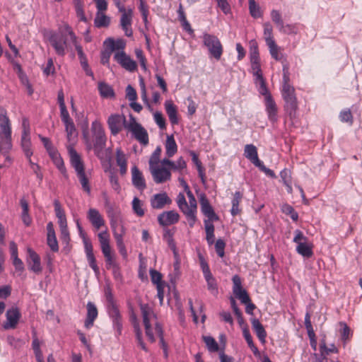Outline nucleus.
<instances>
[{
    "label": "nucleus",
    "mask_w": 362,
    "mask_h": 362,
    "mask_svg": "<svg viewBox=\"0 0 362 362\" xmlns=\"http://www.w3.org/2000/svg\"><path fill=\"white\" fill-rule=\"evenodd\" d=\"M76 227H77V229L78 231L79 236L81 237V238L83 240V246L86 247L88 245H92L91 241L87 237L86 233L83 230L78 219H77L76 221Z\"/></svg>",
    "instance_id": "61"
},
{
    "label": "nucleus",
    "mask_w": 362,
    "mask_h": 362,
    "mask_svg": "<svg viewBox=\"0 0 362 362\" xmlns=\"http://www.w3.org/2000/svg\"><path fill=\"white\" fill-rule=\"evenodd\" d=\"M177 13V18L179 21L181 23L182 28L189 34H192L194 33V30L192 28L190 23L187 20L186 15L182 4L181 3H180L179 4Z\"/></svg>",
    "instance_id": "31"
},
{
    "label": "nucleus",
    "mask_w": 362,
    "mask_h": 362,
    "mask_svg": "<svg viewBox=\"0 0 362 362\" xmlns=\"http://www.w3.org/2000/svg\"><path fill=\"white\" fill-rule=\"evenodd\" d=\"M131 320H132V324H133V327H134V332H135V335H136V341L138 342V344L141 346V348L146 352H148V349L146 346V344H144V341H143V339H142V331L139 327V323L137 320V318H136V316L133 314L132 316H131Z\"/></svg>",
    "instance_id": "26"
},
{
    "label": "nucleus",
    "mask_w": 362,
    "mask_h": 362,
    "mask_svg": "<svg viewBox=\"0 0 362 362\" xmlns=\"http://www.w3.org/2000/svg\"><path fill=\"white\" fill-rule=\"evenodd\" d=\"M204 227L206 230V240L209 245L215 242L214 226L209 220H204Z\"/></svg>",
    "instance_id": "37"
},
{
    "label": "nucleus",
    "mask_w": 362,
    "mask_h": 362,
    "mask_svg": "<svg viewBox=\"0 0 362 362\" xmlns=\"http://www.w3.org/2000/svg\"><path fill=\"white\" fill-rule=\"evenodd\" d=\"M248 2L250 15L255 18L261 17L262 13L260 8L259 5L256 4L255 0H248Z\"/></svg>",
    "instance_id": "58"
},
{
    "label": "nucleus",
    "mask_w": 362,
    "mask_h": 362,
    "mask_svg": "<svg viewBox=\"0 0 362 362\" xmlns=\"http://www.w3.org/2000/svg\"><path fill=\"white\" fill-rule=\"evenodd\" d=\"M244 156L255 166L259 165L261 160L258 158L257 148L253 144L245 146Z\"/></svg>",
    "instance_id": "24"
},
{
    "label": "nucleus",
    "mask_w": 362,
    "mask_h": 362,
    "mask_svg": "<svg viewBox=\"0 0 362 362\" xmlns=\"http://www.w3.org/2000/svg\"><path fill=\"white\" fill-rule=\"evenodd\" d=\"M107 310L110 317L112 320L113 327L116 329L117 334L120 335L122 330V322L117 304L107 307Z\"/></svg>",
    "instance_id": "16"
},
{
    "label": "nucleus",
    "mask_w": 362,
    "mask_h": 362,
    "mask_svg": "<svg viewBox=\"0 0 362 362\" xmlns=\"http://www.w3.org/2000/svg\"><path fill=\"white\" fill-rule=\"evenodd\" d=\"M31 146L30 136H21V148L28 159H30L33 153Z\"/></svg>",
    "instance_id": "39"
},
{
    "label": "nucleus",
    "mask_w": 362,
    "mask_h": 362,
    "mask_svg": "<svg viewBox=\"0 0 362 362\" xmlns=\"http://www.w3.org/2000/svg\"><path fill=\"white\" fill-rule=\"evenodd\" d=\"M6 321L4 322L2 327L5 330L14 329L17 327L20 319L21 318V313L16 305H13L6 312Z\"/></svg>",
    "instance_id": "8"
},
{
    "label": "nucleus",
    "mask_w": 362,
    "mask_h": 362,
    "mask_svg": "<svg viewBox=\"0 0 362 362\" xmlns=\"http://www.w3.org/2000/svg\"><path fill=\"white\" fill-rule=\"evenodd\" d=\"M108 216L110 218V226L112 229L113 235L116 243H124L123 237L125 234V228L122 225H119L117 221L114 219V215L112 207L107 210Z\"/></svg>",
    "instance_id": "12"
},
{
    "label": "nucleus",
    "mask_w": 362,
    "mask_h": 362,
    "mask_svg": "<svg viewBox=\"0 0 362 362\" xmlns=\"http://www.w3.org/2000/svg\"><path fill=\"white\" fill-rule=\"evenodd\" d=\"M116 161L119 167V173L121 175H124L127 171V160L126 155L120 148L116 149Z\"/></svg>",
    "instance_id": "30"
},
{
    "label": "nucleus",
    "mask_w": 362,
    "mask_h": 362,
    "mask_svg": "<svg viewBox=\"0 0 362 362\" xmlns=\"http://www.w3.org/2000/svg\"><path fill=\"white\" fill-rule=\"evenodd\" d=\"M52 162L59 171L62 174L64 177L68 179L69 175L61 155H58L57 157L52 160Z\"/></svg>",
    "instance_id": "48"
},
{
    "label": "nucleus",
    "mask_w": 362,
    "mask_h": 362,
    "mask_svg": "<svg viewBox=\"0 0 362 362\" xmlns=\"http://www.w3.org/2000/svg\"><path fill=\"white\" fill-rule=\"evenodd\" d=\"M165 153L168 157L173 156L177 151V146L173 134L168 135L165 141Z\"/></svg>",
    "instance_id": "32"
},
{
    "label": "nucleus",
    "mask_w": 362,
    "mask_h": 362,
    "mask_svg": "<svg viewBox=\"0 0 362 362\" xmlns=\"http://www.w3.org/2000/svg\"><path fill=\"white\" fill-rule=\"evenodd\" d=\"M243 198V194L240 192H235L233 194V199L231 201L232 207L230 209V214L233 216H235L240 212L239 209V204Z\"/></svg>",
    "instance_id": "38"
},
{
    "label": "nucleus",
    "mask_w": 362,
    "mask_h": 362,
    "mask_svg": "<svg viewBox=\"0 0 362 362\" xmlns=\"http://www.w3.org/2000/svg\"><path fill=\"white\" fill-rule=\"evenodd\" d=\"M11 135L10 120L6 114H0V136Z\"/></svg>",
    "instance_id": "33"
},
{
    "label": "nucleus",
    "mask_w": 362,
    "mask_h": 362,
    "mask_svg": "<svg viewBox=\"0 0 362 362\" xmlns=\"http://www.w3.org/2000/svg\"><path fill=\"white\" fill-rule=\"evenodd\" d=\"M98 317V309L94 303L88 302L87 303V315L84 326L86 329H90L93 325L95 320Z\"/></svg>",
    "instance_id": "23"
},
{
    "label": "nucleus",
    "mask_w": 362,
    "mask_h": 362,
    "mask_svg": "<svg viewBox=\"0 0 362 362\" xmlns=\"http://www.w3.org/2000/svg\"><path fill=\"white\" fill-rule=\"evenodd\" d=\"M179 214L173 210L164 211L158 216V221L163 226L175 224L179 221Z\"/></svg>",
    "instance_id": "17"
},
{
    "label": "nucleus",
    "mask_w": 362,
    "mask_h": 362,
    "mask_svg": "<svg viewBox=\"0 0 362 362\" xmlns=\"http://www.w3.org/2000/svg\"><path fill=\"white\" fill-rule=\"evenodd\" d=\"M255 83H259V86L258 88V92L259 94L264 96V99L267 98L268 96L272 97L267 87L264 77L262 78L255 79Z\"/></svg>",
    "instance_id": "57"
},
{
    "label": "nucleus",
    "mask_w": 362,
    "mask_h": 362,
    "mask_svg": "<svg viewBox=\"0 0 362 362\" xmlns=\"http://www.w3.org/2000/svg\"><path fill=\"white\" fill-rule=\"evenodd\" d=\"M11 148V135L0 136V152L2 153H7Z\"/></svg>",
    "instance_id": "40"
},
{
    "label": "nucleus",
    "mask_w": 362,
    "mask_h": 362,
    "mask_svg": "<svg viewBox=\"0 0 362 362\" xmlns=\"http://www.w3.org/2000/svg\"><path fill=\"white\" fill-rule=\"evenodd\" d=\"M126 117L119 114L111 115L107 119V124L110 132L115 136L122 130V127L125 129V124H128Z\"/></svg>",
    "instance_id": "10"
},
{
    "label": "nucleus",
    "mask_w": 362,
    "mask_h": 362,
    "mask_svg": "<svg viewBox=\"0 0 362 362\" xmlns=\"http://www.w3.org/2000/svg\"><path fill=\"white\" fill-rule=\"evenodd\" d=\"M125 129L131 132L132 136L142 146L148 144L149 139L146 129L136 122V118L132 115H129V120L128 124H125Z\"/></svg>",
    "instance_id": "3"
},
{
    "label": "nucleus",
    "mask_w": 362,
    "mask_h": 362,
    "mask_svg": "<svg viewBox=\"0 0 362 362\" xmlns=\"http://www.w3.org/2000/svg\"><path fill=\"white\" fill-rule=\"evenodd\" d=\"M296 251L298 254L307 258L311 257L313 255L312 247L308 245L306 243L298 245Z\"/></svg>",
    "instance_id": "45"
},
{
    "label": "nucleus",
    "mask_w": 362,
    "mask_h": 362,
    "mask_svg": "<svg viewBox=\"0 0 362 362\" xmlns=\"http://www.w3.org/2000/svg\"><path fill=\"white\" fill-rule=\"evenodd\" d=\"M108 40L110 42V47L111 49V51L113 50H119V49H124L126 45V43L124 40L122 39H118L116 41H115L113 39L108 38Z\"/></svg>",
    "instance_id": "63"
},
{
    "label": "nucleus",
    "mask_w": 362,
    "mask_h": 362,
    "mask_svg": "<svg viewBox=\"0 0 362 362\" xmlns=\"http://www.w3.org/2000/svg\"><path fill=\"white\" fill-rule=\"evenodd\" d=\"M132 184L133 185L137 188L138 189L143 191L146 188V184L145 179L139 170V169L136 166H133L132 168Z\"/></svg>",
    "instance_id": "22"
},
{
    "label": "nucleus",
    "mask_w": 362,
    "mask_h": 362,
    "mask_svg": "<svg viewBox=\"0 0 362 362\" xmlns=\"http://www.w3.org/2000/svg\"><path fill=\"white\" fill-rule=\"evenodd\" d=\"M52 162L59 171L62 174L64 177L68 179L69 175L61 155H58L57 157L52 160Z\"/></svg>",
    "instance_id": "47"
},
{
    "label": "nucleus",
    "mask_w": 362,
    "mask_h": 362,
    "mask_svg": "<svg viewBox=\"0 0 362 362\" xmlns=\"http://www.w3.org/2000/svg\"><path fill=\"white\" fill-rule=\"evenodd\" d=\"M175 233V228H173V229L165 228L163 230V238L167 243V244H168V247L170 248V250L173 251V256H177V249L175 241L174 240Z\"/></svg>",
    "instance_id": "25"
},
{
    "label": "nucleus",
    "mask_w": 362,
    "mask_h": 362,
    "mask_svg": "<svg viewBox=\"0 0 362 362\" xmlns=\"http://www.w3.org/2000/svg\"><path fill=\"white\" fill-rule=\"evenodd\" d=\"M47 245H49V247H50V250L52 252H58L59 245H58V242H57L55 234L47 235Z\"/></svg>",
    "instance_id": "64"
},
{
    "label": "nucleus",
    "mask_w": 362,
    "mask_h": 362,
    "mask_svg": "<svg viewBox=\"0 0 362 362\" xmlns=\"http://www.w3.org/2000/svg\"><path fill=\"white\" fill-rule=\"evenodd\" d=\"M251 324H252V329L255 332L256 335L258 337L259 340L262 344H264L266 341L267 332H266L265 329L264 328L263 325L261 324L259 320L257 318H252L251 320Z\"/></svg>",
    "instance_id": "29"
},
{
    "label": "nucleus",
    "mask_w": 362,
    "mask_h": 362,
    "mask_svg": "<svg viewBox=\"0 0 362 362\" xmlns=\"http://www.w3.org/2000/svg\"><path fill=\"white\" fill-rule=\"evenodd\" d=\"M143 204L138 197H134L132 201V209L134 212L139 217L144 215V210L142 208Z\"/></svg>",
    "instance_id": "59"
},
{
    "label": "nucleus",
    "mask_w": 362,
    "mask_h": 362,
    "mask_svg": "<svg viewBox=\"0 0 362 362\" xmlns=\"http://www.w3.org/2000/svg\"><path fill=\"white\" fill-rule=\"evenodd\" d=\"M265 110L267 112L269 120L275 123L278 120L277 106L272 97L268 96L265 98Z\"/></svg>",
    "instance_id": "20"
},
{
    "label": "nucleus",
    "mask_w": 362,
    "mask_h": 362,
    "mask_svg": "<svg viewBox=\"0 0 362 362\" xmlns=\"http://www.w3.org/2000/svg\"><path fill=\"white\" fill-rule=\"evenodd\" d=\"M91 132L93 136V141H90L88 133L83 132V136L85 144L88 150L93 148L95 153L98 155L103 148L106 142V137L102 125L95 121L91 124Z\"/></svg>",
    "instance_id": "2"
},
{
    "label": "nucleus",
    "mask_w": 362,
    "mask_h": 362,
    "mask_svg": "<svg viewBox=\"0 0 362 362\" xmlns=\"http://www.w3.org/2000/svg\"><path fill=\"white\" fill-rule=\"evenodd\" d=\"M65 30H66L67 34L70 36V39H71V42L75 45V48L77 51V54H78V58L80 60V63H81V65L83 69L86 72V75L93 77V76H94L93 72L89 68V66L88 64V60L86 59V54H84V52L83 51L82 47L77 43L76 36L72 31L71 27H69V25H66Z\"/></svg>",
    "instance_id": "7"
},
{
    "label": "nucleus",
    "mask_w": 362,
    "mask_h": 362,
    "mask_svg": "<svg viewBox=\"0 0 362 362\" xmlns=\"http://www.w3.org/2000/svg\"><path fill=\"white\" fill-rule=\"evenodd\" d=\"M47 38L56 53L59 56L65 54L66 47L67 36L62 33L49 32Z\"/></svg>",
    "instance_id": "6"
},
{
    "label": "nucleus",
    "mask_w": 362,
    "mask_h": 362,
    "mask_svg": "<svg viewBox=\"0 0 362 362\" xmlns=\"http://www.w3.org/2000/svg\"><path fill=\"white\" fill-rule=\"evenodd\" d=\"M150 202L153 209H161L165 205L170 204L172 203V200L168 196L166 192H163L154 194L151 198Z\"/></svg>",
    "instance_id": "18"
},
{
    "label": "nucleus",
    "mask_w": 362,
    "mask_h": 362,
    "mask_svg": "<svg viewBox=\"0 0 362 362\" xmlns=\"http://www.w3.org/2000/svg\"><path fill=\"white\" fill-rule=\"evenodd\" d=\"M84 250L89 266L93 270L95 276H98L100 274V269L97 265L96 259L93 254V245L84 247Z\"/></svg>",
    "instance_id": "27"
},
{
    "label": "nucleus",
    "mask_w": 362,
    "mask_h": 362,
    "mask_svg": "<svg viewBox=\"0 0 362 362\" xmlns=\"http://www.w3.org/2000/svg\"><path fill=\"white\" fill-rule=\"evenodd\" d=\"M165 108L171 124H177L179 119L176 106L171 100H166L165 102Z\"/></svg>",
    "instance_id": "28"
},
{
    "label": "nucleus",
    "mask_w": 362,
    "mask_h": 362,
    "mask_svg": "<svg viewBox=\"0 0 362 362\" xmlns=\"http://www.w3.org/2000/svg\"><path fill=\"white\" fill-rule=\"evenodd\" d=\"M202 40L203 44L208 49L210 56L216 60H219L223 52V48L219 39L216 35L204 33Z\"/></svg>",
    "instance_id": "5"
},
{
    "label": "nucleus",
    "mask_w": 362,
    "mask_h": 362,
    "mask_svg": "<svg viewBox=\"0 0 362 362\" xmlns=\"http://www.w3.org/2000/svg\"><path fill=\"white\" fill-rule=\"evenodd\" d=\"M149 170L152 175L153 181L156 184L163 183L170 180V171L164 167H159V165H156L149 168Z\"/></svg>",
    "instance_id": "13"
},
{
    "label": "nucleus",
    "mask_w": 362,
    "mask_h": 362,
    "mask_svg": "<svg viewBox=\"0 0 362 362\" xmlns=\"http://www.w3.org/2000/svg\"><path fill=\"white\" fill-rule=\"evenodd\" d=\"M281 211L284 214L290 216L293 221H297L298 219V214L294 210L293 207L288 204H284L281 206Z\"/></svg>",
    "instance_id": "55"
},
{
    "label": "nucleus",
    "mask_w": 362,
    "mask_h": 362,
    "mask_svg": "<svg viewBox=\"0 0 362 362\" xmlns=\"http://www.w3.org/2000/svg\"><path fill=\"white\" fill-rule=\"evenodd\" d=\"M285 105L284 108L286 113L288 115L289 117L292 119L296 116V112L298 108L297 99L290 98L287 100H284Z\"/></svg>",
    "instance_id": "35"
},
{
    "label": "nucleus",
    "mask_w": 362,
    "mask_h": 362,
    "mask_svg": "<svg viewBox=\"0 0 362 362\" xmlns=\"http://www.w3.org/2000/svg\"><path fill=\"white\" fill-rule=\"evenodd\" d=\"M233 286V292L236 298H238L240 302L243 304L250 303V298L247 291L242 287V282L240 277L235 274L232 278Z\"/></svg>",
    "instance_id": "11"
},
{
    "label": "nucleus",
    "mask_w": 362,
    "mask_h": 362,
    "mask_svg": "<svg viewBox=\"0 0 362 362\" xmlns=\"http://www.w3.org/2000/svg\"><path fill=\"white\" fill-rule=\"evenodd\" d=\"M29 259L28 260L29 269L35 273H40L42 271L40 256L31 248L28 249Z\"/></svg>",
    "instance_id": "21"
},
{
    "label": "nucleus",
    "mask_w": 362,
    "mask_h": 362,
    "mask_svg": "<svg viewBox=\"0 0 362 362\" xmlns=\"http://www.w3.org/2000/svg\"><path fill=\"white\" fill-rule=\"evenodd\" d=\"M68 152L70 157V164L76 172L82 189L88 194H90L91 191L90 185L89 178L85 171L84 162L79 153L73 147L69 148Z\"/></svg>",
    "instance_id": "1"
},
{
    "label": "nucleus",
    "mask_w": 362,
    "mask_h": 362,
    "mask_svg": "<svg viewBox=\"0 0 362 362\" xmlns=\"http://www.w3.org/2000/svg\"><path fill=\"white\" fill-rule=\"evenodd\" d=\"M87 218L96 230L105 226V220L96 209L91 208L88 211Z\"/></svg>",
    "instance_id": "19"
},
{
    "label": "nucleus",
    "mask_w": 362,
    "mask_h": 362,
    "mask_svg": "<svg viewBox=\"0 0 362 362\" xmlns=\"http://www.w3.org/2000/svg\"><path fill=\"white\" fill-rule=\"evenodd\" d=\"M206 284L208 290L213 294L217 295L218 293V285L216 279L211 275L209 276L204 277Z\"/></svg>",
    "instance_id": "49"
},
{
    "label": "nucleus",
    "mask_w": 362,
    "mask_h": 362,
    "mask_svg": "<svg viewBox=\"0 0 362 362\" xmlns=\"http://www.w3.org/2000/svg\"><path fill=\"white\" fill-rule=\"evenodd\" d=\"M250 59H259V52L257 42L255 40H251L249 42Z\"/></svg>",
    "instance_id": "53"
},
{
    "label": "nucleus",
    "mask_w": 362,
    "mask_h": 362,
    "mask_svg": "<svg viewBox=\"0 0 362 362\" xmlns=\"http://www.w3.org/2000/svg\"><path fill=\"white\" fill-rule=\"evenodd\" d=\"M250 61L251 63V69L252 70V74L255 76V79L263 78L260 65V58L251 59H250Z\"/></svg>",
    "instance_id": "46"
},
{
    "label": "nucleus",
    "mask_w": 362,
    "mask_h": 362,
    "mask_svg": "<svg viewBox=\"0 0 362 362\" xmlns=\"http://www.w3.org/2000/svg\"><path fill=\"white\" fill-rule=\"evenodd\" d=\"M339 119L342 122H347L352 124L354 122L353 115L349 109H344L341 110L339 115Z\"/></svg>",
    "instance_id": "60"
},
{
    "label": "nucleus",
    "mask_w": 362,
    "mask_h": 362,
    "mask_svg": "<svg viewBox=\"0 0 362 362\" xmlns=\"http://www.w3.org/2000/svg\"><path fill=\"white\" fill-rule=\"evenodd\" d=\"M281 95L284 100L296 98L295 89L291 85L282 86Z\"/></svg>",
    "instance_id": "52"
},
{
    "label": "nucleus",
    "mask_w": 362,
    "mask_h": 362,
    "mask_svg": "<svg viewBox=\"0 0 362 362\" xmlns=\"http://www.w3.org/2000/svg\"><path fill=\"white\" fill-rule=\"evenodd\" d=\"M320 351L321 353V356H322L323 358H326L327 356L329 355L330 353L337 354L339 352L338 349L335 346L334 344H332L330 345V347H327L326 346L325 340L320 342Z\"/></svg>",
    "instance_id": "44"
},
{
    "label": "nucleus",
    "mask_w": 362,
    "mask_h": 362,
    "mask_svg": "<svg viewBox=\"0 0 362 362\" xmlns=\"http://www.w3.org/2000/svg\"><path fill=\"white\" fill-rule=\"evenodd\" d=\"M139 307L143 317V323L151 322V317H156L153 309L148 303H139Z\"/></svg>",
    "instance_id": "36"
},
{
    "label": "nucleus",
    "mask_w": 362,
    "mask_h": 362,
    "mask_svg": "<svg viewBox=\"0 0 362 362\" xmlns=\"http://www.w3.org/2000/svg\"><path fill=\"white\" fill-rule=\"evenodd\" d=\"M264 26V36L266 44H269L273 42H275L273 37V28L272 25L269 23H265L263 25Z\"/></svg>",
    "instance_id": "50"
},
{
    "label": "nucleus",
    "mask_w": 362,
    "mask_h": 362,
    "mask_svg": "<svg viewBox=\"0 0 362 362\" xmlns=\"http://www.w3.org/2000/svg\"><path fill=\"white\" fill-rule=\"evenodd\" d=\"M156 332L160 339V344L163 350L165 357H168V346L164 340V334L162 325L159 322H156L155 325Z\"/></svg>",
    "instance_id": "41"
},
{
    "label": "nucleus",
    "mask_w": 362,
    "mask_h": 362,
    "mask_svg": "<svg viewBox=\"0 0 362 362\" xmlns=\"http://www.w3.org/2000/svg\"><path fill=\"white\" fill-rule=\"evenodd\" d=\"M114 59L126 70L129 71H134L137 65L135 61L132 59L129 56L127 55L123 51L117 52L114 55Z\"/></svg>",
    "instance_id": "15"
},
{
    "label": "nucleus",
    "mask_w": 362,
    "mask_h": 362,
    "mask_svg": "<svg viewBox=\"0 0 362 362\" xmlns=\"http://www.w3.org/2000/svg\"><path fill=\"white\" fill-rule=\"evenodd\" d=\"M176 201L179 209L185 215V212H187V210L188 209V204L182 192H180L178 194Z\"/></svg>",
    "instance_id": "62"
},
{
    "label": "nucleus",
    "mask_w": 362,
    "mask_h": 362,
    "mask_svg": "<svg viewBox=\"0 0 362 362\" xmlns=\"http://www.w3.org/2000/svg\"><path fill=\"white\" fill-rule=\"evenodd\" d=\"M182 182L185 184V189H187V194L189 198V205L187 212H185V216L187 218L188 224L190 228H193L197 221V201L194 198L192 192L189 190L188 185L182 180Z\"/></svg>",
    "instance_id": "9"
},
{
    "label": "nucleus",
    "mask_w": 362,
    "mask_h": 362,
    "mask_svg": "<svg viewBox=\"0 0 362 362\" xmlns=\"http://www.w3.org/2000/svg\"><path fill=\"white\" fill-rule=\"evenodd\" d=\"M110 18L100 12H98L94 20L95 26L97 28L107 27L110 25Z\"/></svg>",
    "instance_id": "43"
},
{
    "label": "nucleus",
    "mask_w": 362,
    "mask_h": 362,
    "mask_svg": "<svg viewBox=\"0 0 362 362\" xmlns=\"http://www.w3.org/2000/svg\"><path fill=\"white\" fill-rule=\"evenodd\" d=\"M267 45L269 47L272 57L276 61H280L282 58V54L279 52V47L276 44V42L267 44Z\"/></svg>",
    "instance_id": "51"
},
{
    "label": "nucleus",
    "mask_w": 362,
    "mask_h": 362,
    "mask_svg": "<svg viewBox=\"0 0 362 362\" xmlns=\"http://www.w3.org/2000/svg\"><path fill=\"white\" fill-rule=\"evenodd\" d=\"M162 149L160 146H157L156 148L154 150L153 153L151 154L148 163H149V168L158 165L160 163V156L161 153Z\"/></svg>",
    "instance_id": "54"
},
{
    "label": "nucleus",
    "mask_w": 362,
    "mask_h": 362,
    "mask_svg": "<svg viewBox=\"0 0 362 362\" xmlns=\"http://www.w3.org/2000/svg\"><path fill=\"white\" fill-rule=\"evenodd\" d=\"M102 252L105 257L107 269H112L119 265L114 259L110 245V238L107 231L105 230L98 234Z\"/></svg>",
    "instance_id": "4"
},
{
    "label": "nucleus",
    "mask_w": 362,
    "mask_h": 362,
    "mask_svg": "<svg viewBox=\"0 0 362 362\" xmlns=\"http://www.w3.org/2000/svg\"><path fill=\"white\" fill-rule=\"evenodd\" d=\"M98 90L100 96L104 98H112L115 95L113 88L105 82L98 83Z\"/></svg>",
    "instance_id": "34"
},
{
    "label": "nucleus",
    "mask_w": 362,
    "mask_h": 362,
    "mask_svg": "<svg viewBox=\"0 0 362 362\" xmlns=\"http://www.w3.org/2000/svg\"><path fill=\"white\" fill-rule=\"evenodd\" d=\"M199 202L201 211L202 214L208 218L207 220L211 223L212 221L218 220V216L216 214L205 194H201Z\"/></svg>",
    "instance_id": "14"
},
{
    "label": "nucleus",
    "mask_w": 362,
    "mask_h": 362,
    "mask_svg": "<svg viewBox=\"0 0 362 362\" xmlns=\"http://www.w3.org/2000/svg\"><path fill=\"white\" fill-rule=\"evenodd\" d=\"M203 339L209 351L216 352L218 350V345L212 337L204 336Z\"/></svg>",
    "instance_id": "56"
},
{
    "label": "nucleus",
    "mask_w": 362,
    "mask_h": 362,
    "mask_svg": "<svg viewBox=\"0 0 362 362\" xmlns=\"http://www.w3.org/2000/svg\"><path fill=\"white\" fill-rule=\"evenodd\" d=\"M122 13V16L120 18V25H132V16L133 11L132 8H128L127 10L124 8L123 11H119Z\"/></svg>",
    "instance_id": "42"
}]
</instances>
